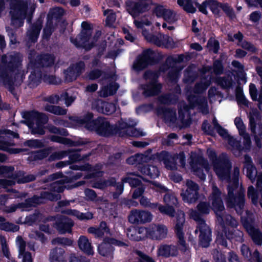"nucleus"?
Instances as JSON below:
<instances>
[{"label": "nucleus", "mask_w": 262, "mask_h": 262, "mask_svg": "<svg viewBox=\"0 0 262 262\" xmlns=\"http://www.w3.org/2000/svg\"><path fill=\"white\" fill-rule=\"evenodd\" d=\"M190 215L193 220L197 222V227L195 232L199 233V241L201 245L206 247L209 245L211 240V231L209 227L202 219L198 213L194 210H191Z\"/></svg>", "instance_id": "6e6552de"}, {"label": "nucleus", "mask_w": 262, "mask_h": 262, "mask_svg": "<svg viewBox=\"0 0 262 262\" xmlns=\"http://www.w3.org/2000/svg\"><path fill=\"white\" fill-rule=\"evenodd\" d=\"M212 192L210 196L209 202L211 203L212 209L217 215L218 222L222 224L225 223L226 224L232 227H236L237 225V221L230 215L222 216V211L224 210V206L221 198V192L218 188L212 184Z\"/></svg>", "instance_id": "20e7f679"}, {"label": "nucleus", "mask_w": 262, "mask_h": 262, "mask_svg": "<svg viewBox=\"0 0 262 262\" xmlns=\"http://www.w3.org/2000/svg\"><path fill=\"white\" fill-rule=\"evenodd\" d=\"M35 9V5L31 3V0H15L10 12L12 24L16 27L21 26L25 18L30 20Z\"/></svg>", "instance_id": "f257e3e1"}, {"label": "nucleus", "mask_w": 262, "mask_h": 262, "mask_svg": "<svg viewBox=\"0 0 262 262\" xmlns=\"http://www.w3.org/2000/svg\"><path fill=\"white\" fill-rule=\"evenodd\" d=\"M112 245L121 247L127 246V244L123 242L119 241L114 238H105L98 247L100 254L104 256L112 257L114 250Z\"/></svg>", "instance_id": "ddd939ff"}, {"label": "nucleus", "mask_w": 262, "mask_h": 262, "mask_svg": "<svg viewBox=\"0 0 262 262\" xmlns=\"http://www.w3.org/2000/svg\"><path fill=\"white\" fill-rule=\"evenodd\" d=\"M152 219V214L148 211L133 210L128 215V221L132 224H144L150 222Z\"/></svg>", "instance_id": "4468645a"}, {"label": "nucleus", "mask_w": 262, "mask_h": 262, "mask_svg": "<svg viewBox=\"0 0 262 262\" xmlns=\"http://www.w3.org/2000/svg\"><path fill=\"white\" fill-rule=\"evenodd\" d=\"M178 4L183 9L189 13H194L196 10L198 3L196 0H178Z\"/></svg>", "instance_id": "c85d7f7f"}, {"label": "nucleus", "mask_w": 262, "mask_h": 262, "mask_svg": "<svg viewBox=\"0 0 262 262\" xmlns=\"http://www.w3.org/2000/svg\"><path fill=\"white\" fill-rule=\"evenodd\" d=\"M216 242L218 244L224 247L227 246V242L225 238L223 232L219 233L216 237Z\"/></svg>", "instance_id": "69168bd1"}, {"label": "nucleus", "mask_w": 262, "mask_h": 262, "mask_svg": "<svg viewBox=\"0 0 262 262\" xmlns=\"http://www.w3.org/2000/svg\"><path fill=\"white\" fill-rule=\"evenodd\" d=\"M210 84V80H207L205 81L203 83L198 84L195 86V91L196 93H200L207 88Z\"/></svg>", "instance_id": "0e129e2a"}, {"label": "nucleus", "mask_w": 262, "mask_h": 262, "mask_svg": "<svg viewBox=\"0 0 262 262\" xmlns=\"http://www.w3.org/2000/svg\"><path fill=\"white\" fill-rule=\"evenodd\" d=\"M137 233L139 234V237H140V240L144 239L145 237L148 238V226L145 227H139L136 228Z\"/></svg>", "instance_id": "3c124183"}, {"label": "nucleus", "mask_w": 262, "mask_h": 262, "mask_svg": "<svg viewBox=\"0 0 262 262\" xmlns=\"http://www.w3.org/2000/svg\"><path fill=\"white\" fill-rule=\"evenodd\" d=\"M11 137L18 138L19 135L18 134L10 130H0V149L10 153H17L19 151L18 149L11 148V147L14 146V143L11 141H7V139Z\"/></svg>", "instance_id": "9d476101"}, {"label": "nucleus", "mask_w": 262, "mask_h": 262, "mask_svg": "<svg viewBox=\"0 0 262 262\" xmlns=\"http://www.w3.org/2000/svg\"><path fill=\"white\" fill-rule=\"evenodd\" d=\"M54 58L53 56L46 55L43 56L42 62L45 66H49L54 63Z\"/></svg>", "instance_id": "052dcab7"}, {"label": "nucleus", "mask_w": 262, "mask_h": 262, "mask_svg": "<svg viewBox=\"0 0 262 262\" xmlns=\"http://www.w3.org/2000/svg\"><path fill=\"white\" fill-rule=\"evenodd\" d=\"M178 254L177 247L173 245H160L157 251L158 256L168 257L176 256Z\"/></svg>", "instance_id": "a878e982"}, {"label": "nucleus", "mask_w": 262, "mask_h": 262, "mask_svg": "<svg viewBox=\"0 0 262 262\" xmlns=\"http://www.w3.org/2000/svg\"><path fill=\"white\" fill-rule=\"evenodd\" d=\"M141 172L145 176L151 178H155L159 176V171L157 168L154 166H144L140 169Z\"/></svg>", "instance_id": "4c0bfd02"}, {"label": "nucleus", "mask_w": 262, "mask_h": 262, "mask_svg": "<svg viewBox=\"0 0 262 262\" xmlns=\"http://www.w3.org/2000/svg\"><path fill=\"white\" fill-rule=\"evenodd\" d=\"M242 223L252 237L253 242L258 245H261L262 243V233L257 229L255 228L253 225L249 221L242 217Z\"/></svg>", "instance_id": "aec40b11"}, {"label": "nucleus", "mask_w": 262, "mask_h": 262, "mask_svg": "<svg viewBox=\"0 0 262 262\" xmlns=\"http://www.w3.org/2000/svg\"><path fill=\"white\" fill-rule=\"evenodd\" d=\"M189 163L194 174L201 180H205L206 175L204 169L206 172H208L209 170L207 162L203 160H199L196 153L191 152Z\"/></svg>", "instance_id": "1a4fd4ad"}, {"label": "nucleus", "mask_w": 262, "mask_h": 262, "mask_svg": "<svg viewBox=\"0 0 262 262\" xmlns=\"http://www.w3.org/2000/svg\"><path fill=\"white\" fill-rule=\"evenodd\" d=\"M154 13L157 17H162L165 21L170 24L174 23L178 19L176 13L173 10L162 6L156 7Z\"/></svg>", "instance_id": "6ab92c4d"}, {"label": "nucleus", "mask_w": 262, "mask_h": 262, "mask_svg": "<svg viewBox=\"0 0 262 262\" xmlns=\"http://www.w3.org/2000/svg\"><path fill=\"white\" fill-rule=\"evenodd\" d=\"M136 253L139 256L138 262H155L152 258L145 255L141 251H137Z\"/></svg>", "instance_id": "603ef678"}, {"label": "nucleus", "mask_w": 262, "mask_h": 262, "mask_svg": "<svg viewBox=\"0 0 262 262\" xmlns=\"http://www.w3.org/2000/svg\"><path fill=\"white\" fill-rule=\"evenodd\" d=\"M207 152L209 157L212 160L214 170L219 178L222 180H228L231 165L228 156L223 154L218 158H216L214 151L211 149H208Z\"/></svg>", "instance_id": "39448f33"}, {"label": "nucleus", "mask_w": 262, "mask_h": 262, "mask_svg": "<svg viewBox=\"0 0 262 262\" xmlns=\"http://www.w3.org/2000/svg\"><path fill=\"white\" fill-rule=\"evenodd\" d=\"M81 26L82 28V30L81 32V34L80 36L78 37V38H76V40H77L78 39H80L79 41L81 42V43H77L75 42H74L73 39H71V40L72 42H73L76 46H79L80 44H82L83 47L86 49L89 50L91 48V47H87L85 44V41H90V36L91 35V27L90 25L88 24L86 22L83 21L81 24Z\"/></svg>", "instance_id": "412c9836"}, {"label": "nucleus", "mask_w": 262, "mask_h": 262, "mask_svg": "<svg viewBox=\"0 0 262 262\" xmlns=\"http://www.w3.org/2000/svg\"><path fill=\"white\" fill-rule=\"evenodd\" d=\"M134 24L137 28L142 30V34L149 42H152L158 46H164L166 48H173L174 46L172 39L168 36L160 34L158 36L148 33L145 27L150 25V21L145 20L139 21L135 20Z\"/></svg>", "instance_id": "0eeeda50"}, {"label": "nucleus", "mask_w": 262, "mask_h": 262, "mask_svg": "<svg viewBox=\"0 0 262 262\" xmlns=\"http://www.w3.org/2000/svg\"><path fill=\"white\" fill-rule=\"evenodd\" d=\"M154 58V53L150 49L143 52L134 64V68L137 71L141 70L151 63Z\"/></svg>", "instance_id": "a211bd4d"}, {"label": "nucleus", "mask_w": 262, "mask_h": 262, "mask_svg": "<svg viewBox=\"0 0 262 262\" xmlns=\"http://www.w3.org/2000/svg\"><path fill=\"white\" fill-rule=\"evenodd\" d=\"M84 67V63L80 62L75 66L70 67L65 72L66 80L71 81L76 79L83 70Z\"/></svg>", "instance_id": "4be33fe9"}, {"label": "nucleus", "mask_w": 262, "mask_h": 262, "mask_svg": "<svg viewBox=\"0 0 262 262\" xmlns=\"http://www.w3.org/2000/svg\"><path fill=\"white\" fill-rule=\"evenodd\" d=\"M41 29V24L40 21L37 22L34 25L32 26L30 30L27 32V36L29 40L32 42L36 41Z\"/></svg>", "instance_id": "72a5a7b5"}, {"label": "nucleus", "mask_w": 262, "mask_h": 262, "mask_svg": "<svg viewBox=\"0 0 262 262\" xmlns=\"http://www.w3.org/2000/svg\"><path fill=\"white\" fill-rule=\"evenodd\" d=\"M140 202L141 205L144 207H148L151 208H155L157 206V204L151 203L149 200L144 196H143L141 198Z\"/></svg>", "instance_id": "4d7b16f0"}, {"label": "nucleus", "mask_w": 262, "mask_h": 262, "mask_svg": "<svg viewBox=\"0 0 262 262\" xmlns=\"http://www.w3.org/2000/svg\"><path fill=\"white\" fill-rule=\"evenodd\" d=\"M52 189L54 192H62L65 188V186L63 184V180L61 179L59 181H57L52 184Z\"/></svg>", "instance_id": "49530a36"}, {"label": "nucleus", "mask_w": 262, "mask_h": 262, "mask_svg": "<svg viewBox=\"0 0 262 262\" xmlns=\"http://www.w3.org/2000/svg\"><path fill=\"white\" fill-rule=\"evenodd\" d=\"M0 241L2 245V249L3 254L8 258L10 259V254L9 252V249L6 245V238L1 235L0 236Z\"/></svg>", "instance_id": "de8ad7c7"}, {"label": "nucleus", "mask_w": 262, "mask_h": 262, "mask_svg": "<svg viewBox=\"0 0 262 262\" xmlns=\"http://www.w3.org/2000/svg\"><path fill=\"white\" fill-rule=\"evenodd\" d=\"M16 244L19 249V257L23 258V262H33L31 254L25 252L26 243L21 237H17Z\"/></svg>", "instance_id": "393cba45"}, {"label": "nucleus", "mask_w": 262, "mask_h": 262, "mask_svg": "<svg viewBox=\"0 0 262 262\" xmlns=\"http://www.w3.org/2000/svg\"><path fill=\"white\" fill-rule=\"evenodd\" d=\"M145 158L146 157L142 154H137L128 158L126 161L129 164H139L142 162Z\"/></svg>", "instance_id": "a18cd8bd"}, {"label": "nucleus", "mask_w": 262, "mask_h": 262, "mask_svg": "<svg viewBox=\"0 0 262 262\" xmlns=\"http://www.w3.org/2000/svg\"><path fill=\"white\" fill-rule=\"evenodd\" d=\"M150 187L156 191L160 192H165L166 191V188L164 186L156 182H152Z\"/></svg>", "instance_id": "338daca9"}, {"label": "nucleus", "mask_w": 262, "mask_h": 262, "mask_svg": "<svg viewBox=\"0 0 262 262\" xmlns=\"http://www.w3.org/2000/svg\"><path fill=\"white\" fill-rule=\"evenodd\" d=\"M69 262H89V260L81 256H77L75 254H72L70 257Z\"/></svg>", "instance_id": "774afa93"}, {"label": "nucleus", "mask_w": 262, "mask_h": 262, "mask_svg": "<svg viewBox=\"0 0 262 262\" xmlns=\"http://www.w3.org/2000/svg\"><path fill=\"white\" fill-rule=\"evenodd\" d=\"M239 170L238 168L234 169V177L232 181L233 186H228V195L227 205L229 207H234L238 213H241V210L244 204V190L238 187V176Z\"/></svg>", "instance_id": "f03ea898"}, {"label": "nucleus", "mask_w": 262, "mask_h": 262, "mask_svg": "<svg viewBox=\"0 0 262 262\" xmlns=\"http://www.w3.org/2000/svg\"><path fill=\"white\" fill-rule=\"evenodd\" d=\"M89 233L93 234L96 237H102L105 234H109L110 230L105 222H101L99 227H90L88 229Z\"/></svg>", "instance_id": "cd10ccee"}, {"label": "nucleus", "mask_w": 262, "mask_h": 262, "mask_svg": "<svg viewBox=\"0 0 262 262\" xmlns=\"http://www.w3.org/2000/svg\"><path fill=\"white\" fill-rule=\"evenodd\" d=\"M24 122L31 129L33 134H45L44 125L48 121V117L44 114L37 112H25L23 114Z\"/></svg>", "instance_id": "423d86ee"}, {"label": "nucleus", "mask_w": 262, "mask_h": 262, "mask_svg": "<svg viewBox=\"0 0 262 262\" xmlns=\"http://www.w3.org/2000/svg\"><path fill=\"white\" fill-rule=\"evenodd\" d=\"M96 108L100 113L110 115L115 111L116 106L113 103L103 102L99 100L96 102Z\"/></svg>", "instance_id": "bb28decb"}, {"label": "nucleus", "mask_w": 262, "mask_h": 262, "mask_svg": "<svg viewBox=\"0 0 262 262\" xmlns=\"http://www.w3.org/2000/svg\"><path fill=\"white\" fill-rule=\"evenodd\" d=\"M234 123L238 129L239 134L243 136L245 142L249 146L250 144V140L249 136L245 134V126L243 121L240 118L236 117L234 120Z\"/></svg>", "instance_id": "e433bc0d"}, {"label": "nucleus", "mask_w": 262, "mask_h": 262, "mask_svg": "<svg viewBox=\"0 0 262 262\" xmlns=\"http://www.w3.org/2000/svg\"><path fill=\"white\" fill-rule=\"evenodd\" d=\"M158 113L162 115L166 122H173L176 119V113L175 111L167 108L159 109Z\"/></svg>", "instance_id": "473e14b6"}, {"label": "nucleus", "mask_w": 262, "mask_h": 262, "mask_svg": "<svg viewBox=\"0 0 262 262\" xmlns=\"http://www.w3.org/2000/svg\"><path fill=\"white\" fill-rule=\"evenodd\" d=\"M248 196L251 199L253 203L256 204L257 202V196L255 192L253 186H250L248 190Z\"/></svg>", "instance_id": "6e6d98bb"}, {"label": "nucleus", "mask_w": 262, "mask_h": 262, "mask_svg": "<svg viewBox=\"0 0 262 262\" xmlns=\"http://www.w3.org/2000/svg\"><path fill=\"white\" fill-rule=\"evenodd\" d=\"M189 108L187 105L182 104L179 110V118L181 120L185 123V121L188 120L190 118V114L189 113Z\"/></svg>", "instance_id": "a19ab883"}, {"label": "nucleus", "mask_w": 262, "mask_h": 262, "mask_svg": "<svg viewBox=\"0 0 262 262\" xmlns=\"http://www.w3.org/2000/svg\"><path fill=\"white\" fill-rule=\"evenodd\" d=\"M136 231H137V230L135 227L128 229L127 230V236L130 240L140 241V237H139V234Z\"/></svg>", "instance_id": "8fccbe9b"}, {"label": "nucleus", "mask_w": 262, "mask_h": 262, "mask_svg": "<svg viewBox=\"0 0 262 262\" xmlns=\"http://www.w3.org/2000/svg\"><path fill=\"white\" fill-rule=\"evenodd\" d=\"M52 243L54 244H59L67 246H70L72 244V241L67 238L58 237L53 239Z\"/></svg>", "instance_id": "864d4df0"}, {"label": "nucleus", "mask_w": 262, "mask_h": 262, "mask_svg": "<svg viewBox=\"0 0 262 262\" xmlns=\"http://www.w3.org/2000/svg\"><path fill=\"white\" fill-rule=\"evenodd\" d=\"M148 238L152 240L161 241L167 236V227L163 224H151L148 226Z\"/></svg>", "instance_id": "f8f14e48"}, {"label": "nucleus", "mask_w": 262, "mask_h": 262, "mask_svg": "<svg viewBox=\"0 0 262 262\" xmlns=\"http://www.w3.org/2000/svg\"><path fill=\"white\" fill-rule=\"evenodd\" d=\"M136 125V123L133 120H128V122L122 121L119 125V127L121 129L128 128L129 133H128L129 136H138L140 135L143 136L139 134L138 131L134 128L133 127Z\"/></svg>", "instance_id": "f704fd0d"}, {"label": "nucleus", "mask_w": 262, "mask_h": 262, "mask_svg": "<svg viewBox=\"0 0 262 262\" xmlns=\"http://www.w3.org/2000/svg\"><path fill=\"white\" fill-rule=\"evenodd\" d=\"M118 86L117 83H112L107 86L103 87L99 92L100 96L102 97H107L108 96L113 95L116 93Z\"/></svg>", "instance_id": "58836bf2"}, {"label": "nucleus", "mask_w": 262, "mask_h": 262, "mask_svg": "<svg viewBox=\"0 0 262 262\" xmlns=\"http://www.w3.org/2000/svg\"><path fill=\"white\" fill-rule=\"evenodd\" d=\"M104 15L106 16V23L107 25L111 26L116 20V15L112 10H106L103 12Z\"/></svg>", "instance_id": "c03bdc74"}, {"label": "nucleus", "mask_w": 262, "mask_h": 262, "mask_svg": "<svg viewBox=\"0 0 262 262\" xmlns=\"http://www.w3.org/2000/svg\"><path fill=\"white\" fill-rule=\"evenodd\" d=\"M198 208L200 213L203 214L208 213L210 210L209 206L204 202L200 203L198 206Z\"/></svg>", "instance_id": "e2e57ef3"}, {"label": "nucleus", "mask_w": 262, "mask_h": 262, "mask_svg": "<svg viewBox=\"0 0 262 262\" xmlns=\"http://www.w3.org/2000/svg\"><path fill=\"white\" fill-rule=\"evenodd\" d=\"M123 182L128 183L132 187L139 186L140 184V180H139V177L133 173L129 174L127 177L123 179Z\"/></svg>", "instance_id": "37998d69"}, {"label": "nucleus", "mask_w": 262, "mask_h": 262, "mask_svg": "<svg viewBox=\"0 0 262 262\" xmlns=\"http://www.w3.org/2000/svg\"><path fill=\"white\" fill-rule=\"evenodd\" d=\"M208 47L214 53H217L219 48V42L214 39H210L208 42Z\"/></svg>", "instance_id": "5fc2aeb1"}, {"label": "nucleus", "mask_w": 262, "mask_h": 262, "mask_svg": "<svg viewBox=\"0 0 262 262\" xmlns=\"http://www.w3.org/2000/svg\"><path fill=\"white\" fill-rule=\"evenodd\" d=\"M25 145L31 147L37 148L42 146V143L37 140H30L26 141Z\"/></svg>", "instance_id": "680f3d73"}, {"label": "nucleus", "mask_w": 262, "mask_h": 262, "mask_svg": "<svg viewBox=\"0 0 262 262\" xmlns=\"http://www.w3.org/2000/svg\"><path fill=\"white\" fill-rule=\"evenodd\" d=\"M198 8L200 11L205 14L207 13V8H209L214 14H217L221 8V4H219L216 1L214 0L208 1L203 3Z\"/></svg>", "instance_id": "b1692460"}, {"label": "nucleus", "mask_w": 262, "mask_h": 262, "mask_svg": "<svg viewBox=\"0 0 262 262\" xmlns=\"http://www.w3.org/2000/svg\"><path fill=\"white\" fill-rule=\"evenodd\" d=\"M175 157H170L168 160H165L164 164L165 166L169 169H174L176 168V164L174 162Z\"/></svg>", "instance_id": "bf43d9fd"}, {"label": "nucleus", "mask_w": 262, "mask_h": 262, "mask_svg": "<svg viewBox=\"0 0 262 262\" xmlns=\"http://www.w3.org/2000/svg\"><path fill=\"white\" fill-rule=\"evenodd\" d=\"M73 226V223L71 220L62 217L57 219L55 227L60 233H64L71 232Z\"/></svg>", "instance_id": "5701e85b"}, {"label": "nucleus", "mask_w": 262, "mask_h": 262, "mask_svg": "<svg viewBox=\"0 0 262 262\" xmlns=\"http://www.w3.org/2000/svg\"><path fill=\"white\" fill-rule=\"evenodd\" d=\"M0 229L14 232L18 230L19 227L17 225L9 223H0Z\"/></svg>", "instance_id": "09e8293b"}, {"label": "nucleus", "mask_w": 262, "mask_h": 262, "mask_svg": "<svg viewBox=\"0 0 262 262\" xmlns=\"http://www.w3.org/2000/svg\"><path fill=\"white\" fill-rule=\"evenodd\" d=\"M64 11L62 8L56 7L51 9L48 16L47 26L43 30L44 37L48 38L52 32L53 20H57L60 16H62Z\"/></svg>", "instance_id": "2eb2a0df"}, {"label": "nucleus", "mask_w": 262, "mask_h": 262, "mask_svg": "<svg viewBox=\"0 0 262 262\" xmlns=\"http://www.w3.org/2000/svg\"><path fill=\"white\" fill-rule=\"evenodd\" d=\"M164 201L166 204V206L160 205L159 206V211L170 216H173L174 212L173 206H176L178 203L176 197L172 194L167 193L164 195Z\"/></svg>", "instance_id": "f3484780"}, {"label": "nucleus", "mask_w": 262, "mask_h": 262, "mask_svg": "<svg viewBox=\"0 0 262 262\" xmlns=\"http://www.w3.org/2000/svg\"><path fill=\"white\" fill-rule=\"evenodd\" d=\"M186 186L187 189L181 194L183 199L186 202L193 203L198 198L199 186L196 183L190 180L187 181Z\"/></svg>", "instance_id": "dca6fc26"}, {"label": "nucleus", "mask_w": 262, "mask_h": 262, "mask_svg": "<svg viewBox=\"0 0 262 262\" xmlns=\"http://www.w3.org/2000/svg\"><path fill=\"white\" fill-rule=\"evenodd\" d=\"M213 258L215 262H226L225 256L217 250L213 252Z\"/></svg>", "instance_id": "13d9d810"}, {"label": "nucleus", "mask_w": 262, "mask_h": 262, "mask_svg": "<svg viewBox=\"0 0 262 262\" xmlns=\"http://www.w3.org/2000/svg\"><path fill=\"white\" fill-rule=\"evenodd\" d=\"M188 101L190 103V106L189 107H193L196 106V104L200 106V109L201 110L202 112L206 114L209 112V110L207 107V102L205 99H200V102H201V104L198 102V99L195 98V97H191L190 96H188Z\"/></svg>", "instance_id": "2f4dec72"}, {"label": "nucleus", "mask_w": 262, "mask_h": 262, "mask_svg": "<svg viewBox=\"0 0 262 262\" xmlns=\"http://www.w3.org/2000/svg\"><path fill=\"white\" fill-rule=\"evenodd\" d=\"M185 223V215L182 211L178 212L177 216L176 223L174 231L179 239L178 243L180 249L185 251L187 249L186 244L184 239V225Z\"/></svg>", "instance_id": "9b49d317"}, {"label": "nucleus", "mask_w": 262, "mask_h": 262, "mask_svg": "<svg viewBox=\"0 0 262 262\" xmlns=\"http://www.w3.org/2000/svg\"><path fill=\"white\" fill-rule=\"evenodd\" d=\"M45 110L57 115H62L67 113V110L63 109L59 106L47 105L45 106Z\"/></svg>", "instance_id": "79ce46f5"}, {"label": "nucleus", "mask_w": 262, "mask_h": 262, "mask_svg": "<svg viewBox=\"0 0 262 262\" xmlns=\"http://www.w3.org/2000/svg\"><path fill=\"white\" fill-rule=\"evenodd\" d=\"M66 213L68 215L75 216L79 220H89L93 217V214L90 212L82 213L76 210L68 209L66 211Z\"/></svg>", "instance_id": "ea45409f"}, {"label": "nucleus", "mask_w": 262, "mask_h": 262, "mask_svg": "<svg viewBox=\"0 0 262 262\" xmlns=\"http://www.w3.org/2000/svg\"><path fill=\"white\" fill-rule=\"evenodd\" d=\"M92 114H88L83 118L76 120L78 125L83 126L91 130H95L98 134L102 136H108L112 131V127L108 121L104 118H99L96 120H92Z\"/></svg>", "instance_id": "7ed1b4c3"}, {"label": "nucleus", "mask_w": 262, "mask_h": 262, "mask_svg": "<svg viewBox=\"0 0 262 262\" xmlns=\"http://www.w3.org/2000/svg\"><path fill=\"white\" fill-rule=\"evenodd\" d=\"M78 246L79 248L89 255L93 254V250L91 244L89 239L84 236H81L78 240Z\"/></svg>", "instance_id": "c756f323"}, {"label": "nucleus", "mask_w": 262, "mask_h": 262, "mask_svg": "<svg viewBox=\"0 0 262 262\" xmlns=\"http://www.w3.org/2000/svg\"><path fill=\"white\" fill-rule=\"evenodd\" d=\"M66 259L64 251L60 248L53 249L50 253V260L51 262H59Z\"/></svg>", "instance_id": "c9c22d12"}, {"label": "nucleus", "mask_w": 262, "mask_h": 262, "mask_svg": "<svg viewBox=\"0 0 262 262\" xmlns=\"http://www.w3.org/2000/svg\"><path fill=\"white\" fill-rule=\"evenodd\" d=\"M161 86L157 81L154 80L151 82L144 88V94L146 96H149L158 94L161 89Z\"/></svg>", "instance_id": "7c9ffc66"}]
</instances>
